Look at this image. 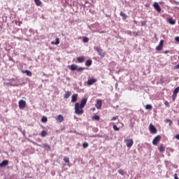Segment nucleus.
I'll use <instances>...</instances> for the list:
<instances>
[{
	"instance_id": "nucleus-40",
	"label": "nucleus",
	"mask_w": 179,
	"mask_h": 179,
	"mask_svg": "<svg viewBox=\"0 0 179 179\" xmlns=\"http://www.w3.org/2000/svg\"><path fill=\"white\" fill-rule=\"evenodd\" d=\"M15 24H16L17 26H20V24H22V22H17V21H16V22H15Z\"/></svg>"
},
{
	"instance_id": "nucleus-21",
	"label": "nucleus",
	"mask_w": 179,
	"mask_h": 179,
	"mask_svg": "<svg viewBox=\"0 0 179 179\" xmlns=\"http://www.w3.org/2000/svg\"><path fill=\"white\" fill-rule=\"evenodd\" d=\"M168 22L170 24H176V21L173 18H169Z\"/></svg>"
},
{
	"instance_id": "nucleus-11",
	"label": "nucleus",
	"mask_w": 179,
	"mask_h": 179,
	"mask_svg": "<svg viewBox=\"0 0 179 179\" xmlns=\"http://www.w3.org/2000/svg\"><path fill=\"white\" fill-rule=\"evenodd\" d=\"M96 50L97 52H99V55H101V57H104V55H106V53L103 52V49L101 48L97 47Z\"/></svg>"
},
{
	"instance_id": "nucleus-25",
	"label": "nucleus",
	"mask_w": 179,
	"mask_h": 179,
	"mask_svg": "<svg viewBox=\"0 0 179 179\" xmlns=\"http://www.w3.org/2000/svg\"><path fill=\"white\" fill-rule=\"evenodd\" d=\"M92 120H96V121H99V120H100V116L96 115H94L92 117Z\"/></svg>"
},
{
	"instance_id": "nucleus-12",
	"label": "nucleus",
	"mask_w": 179,
	"mask_h": 179,
	"mask_svg": "<svg viewBox=\"0 0 179 179\" xmlns=\"http://www.w3.org/2000/svg\"><path fill=\"white\" fill-rule=\"evenodd\" d=\"M78 94H74L71 96V103H76L78 101Z\"/></svg>"
},
{
	"instance_id": "nucleus-6",
	"label": "nucleus",
	"mask_w": 179,
	"mask_h": 179,
	"mask_svg": "<svg viewBox=\"0 0 179 179\" xmlns=\"http://www.w3.org/2000/svg\"><path fill=\"white\" fill-rule=\"evenodd\" d=\"M161 138L162 137L160 136H157L156 137H155V138L152 140V144L156 146L157 143L160 142Z\"/></svg>"
},
{
	"instance_id": "nucleus-47",
	"label": "nucleus",
	"mask_w": 179,
	"mask_h": 179,
	"mask_svg": "<svg viewBox=\"0 0 179 179\" xmlns=\"http://www.w3.org/2000/svg\"><path fill=\"white\" fill-rule=\"evenodd\" d=\"M99 33H100V34H104V33H106V31H100Z\"/></svg>"
},
{
	"instance_id": "nucleus-7",
	"label": "nucleus",
	"mask_w": 179,
	"mask_h": 179,
	"mask_svg": "<svg viewBox=\"0 0 179 179\" xmlns=\"http://www.w3.org/2000/svg\"><path fill=\"white\" fill-rule=\"evenodd\" d=\"M154 8L157 10V12H162V8H160V6L159 5V3L155 2L153 4Z\"/></svg>"
},
{
	"instance_id": "nucleus-26",
	"label": "nucleus",
	"mask_w": 179,
	"mask_h": 179,
	"mask_svg": "<svg viewBox=\"0 0 179 179\" xmlns=\"http://www.w3.org/2000/svg\"><path fill=\"white\" fill-rule=\"evenodd\" d=\"M35 3L36 6H41V1L40 0H35Z\"/></svg>"
},
{
	"instance_id": "nucleus-22",
	"label": "nucleus",
	"mask_w": 179,
	"mask_h": 179,
	"mask_svg": "<svg viewBox=\"0 0 179 179\" xmlns=\"http://www.w3.org/2000/svg\"><path fill=\"white\" fill-rule=\"evenodd\" d=\"M51 44H52V45H54V44H55V45H58V44H59V38H57L55 42L52 41V42H51Z\"/></svg>"
},
{
	"instance_id": "nucleus-27",
	"label": "nucleus",
	"mask_w": 179,
	"mask_h": 179,
	"mask_svg": "<svg viewBox=\"0 0 179 179\" xmlns=\"http://www.w3.org/2000/svg\"><path fill=\"white\" fill-rule=\"evenodd\" d=\"M152 108H153V107L150 104H148V105L145 106V109L146 110H152Z\"/></svg>"
},
{
	"instance_id": "nucleus-17",
	"label": "nucleus",
	"mask_w": 179,
	"mask_h": 179,
	"mask_svg": "<svg viewBox=\"0 0 179 179\" xmlns=\"http://www.w3.org/2000/svg\"><path fill=\"white\" fill-rule=\"evenodd\" d=\"M159 150L161 153H163V152H164V150H166V147L162 144L160 145V146L159 147Z\"/></svg>"
},
{
	"instance_id": "nucleus-20",
	"label": "nucleus",
	"mask_w": 179,
	"mask_h": 179,
	"mask_svg": "<svg viewBox=\"0 0 179 179\" xmlns=\"http://www.w3.org/2000/svg\"><path fill=\"white\" fill-rule=\"evenodd\" d=\"M71 97V92L67 91L64 94V99H69Z\"/></svg>"
},
{
	"instance_id": "nucleus-19",
	"label": "nucleus",
	"mask_w": 179,
	"mask_h": 179,
	"mask_svg": "<svg viewBox=\"0 0 179 179\" xmlns=\"http://www.w3.org/2000/svg\"><path fill=\"white\" fill-rule=\"evenodd\" d=\"M78 65L76 64H71V71H77Z\"/></svg>"
},
{
	"instance_id": "nucleus-2",
	"label": "nucleus",
	"mask_w": 179,
	"mask_h": 179,
	"mask_svg": "<svg viewBox=\"0 0 179 179\" xmlns=\"http://www.w3.org/2000/svg\"><path fill=\"white\" fill-rule=\"evenodd\" d=\"M124 142L127 148H132L134 145V140L132 138L126 139L124 140Z\"/></svg>"
},
{
	"instance_id": "nucleus-10",
	"label": "nucleus",
	"mask_w": 179,
	"mask_h": 179,
	"mask_svg": "<svg viewBox=\"0 0 179 179\" xmlns=\"http://www.w3.org/2000/svg\"><path fill=\"white\" fill-rule=\"evenodd\" d=\"M38 146H40V148H43L46 149V150H51V146H50L48 144L38 145Z\"/></svg>"
},
{
	"instance_id": "nucleus-5",
	"label": "nucleus",
	"mask_w": 179,
	"mask_h": 179,
	"mask_svg": "<svg viewBox=\"0 0 179 179\" xmlns=\"http://www.w3.org/2000/svg\"><path fill=\"white\" fill-rule=\"evenodd\" d=\"M149 130L150 134H157V129L155 127V126L152 124H150L149 126Z\"/></svg>"
},
{
	"instance_id": "nucleus-50",
	"label": "nucleus",
	"mask_w": 179,
	"mask_h": 179,
	"mask_svg": "<svg viewBox=\"0 0 179 179\" xmlns=\"http://www.w3.org/2000/svg\"><path fill=\"white\" fill-rule=\"evenodd\" d=\"M178 125H179V121H178Z\"/></svg>"
},
{
	"instance_id": "nucleus-38",
	"label": "nucleus",
	"mask_w": 179,
	"mask_h": 179,
	"mask_svg": "<svg viewBox=\"0 0 179 179\" xmlns=\"http://www.w3.org/2000/svg\"><path fill=\"white\" fill-rule=\"evenodd\" d=\"M115 120H118V116H114L112 117L111 121H115Z\"/></svg>"
},
{
	"instance_id": "nucleus-36",
	"label": "nucleus",
	"mask_w": 179,
	"mask_h": 179,
	"mask_svg": "<svg viewBox=\"0 0 179 179\" xmlns=\"http://www.w3.org/2000/svg\"><path fill=\"white\" fill-rule=\"evenodd\" d=\"M172 97H173V101L176 100V99H177V94L173 92Z\"/></svg>"
},
{
	"instance_id": "nucleus-42",
	"label": "nucleus",
	"mask_w": 179,
	"mask_h": 179,
	"mask_svg": "<svg viewBox=\"0 0 179 179\" xmlns=\"http://www.w3.org/2000/svg\"><path fill=\"white\" fill-rule=\"evenodd\" d=\"M167 122H169V125H171V124H173V122L171 120H167Z\"/></svg>"
},
{
	"instance_id": "nucleus-16",
	"label": "nucleus",
	"mask_w": 179,
	"mask_h": 179,
	"mask_svg": "<svg viewBox=\"0 0 179 179\" xmlns=\"http://www.w3.org/2000/svg\"><path fill=\"white\" fill-rule=\"evenodd\" d=\"M22 73H26L27 76H31L33 74L31 73V71L29 70H22Z\"/></svg>"
},
{
	"instance_id": "nucleus-48",
	"label": "nucleus",
	"mask_w": 179,
	"mask_h": 179,
	"mask_svg": "<svg viewBox=\"0 0 179 179\" xmlns=\"http://www.w3.org/2000/svg\"><path fill=\"white\" fill-rule=\"evenodd\" d=\"M13 86H17V85H13Z\"/></svg>"
},
{
	"instance_id": "nucleus-37",
	"label": "nucleus",
	"mask_w": 179,
	"mask_h": 179,
	"mask_svg": "<svg viewBox=\"0 0 179 179\" xmlns=\"http://www.w3.org/2000/svg\"><path fill=\"white\" fill-rule=\"evenodd\" d=\"M164 106H166V107H170V103L166 101L164 102Z\"/></svg>"
},
{
	"instance_id": "nucleus-32",
	"label": "nucleus",
	"mask_w": 179,
	"mask_h": 179,
	"mask_svg": "<svg viewBox=\"0 0 179 179\" xmlns=\"http://www.w3.org/2000/svg\"><path fill=\"white\" fill-rule=\"evenodd\" d=\"M64 162L65 163H69V157H65L64 158Z\"/></svg>"
},
{
	"instance_id": "nucleus-23",
	"label": "nucleus",
	"mask_w": 179,
	"mask_h": 179,
	"mask_svg": "<svg viewBox=\"0 0 179 179\" xmlns=\"http://www.w3.org/2000/svg\"><path fill=\"white\" fill-rule=\"evenodd\" d=\"M120 16L122 17L123 20H125L127 19V14H125L124 12H120Z\"/></svg>"
},
{
	"instance_id": "nucleus-8",
	"label": "nucleus",
	"mask_w": 179,
	"mask_h": 179,
	"mask_svg": "<svg viewBox=\"0 0 179 179\" xmlns=\"http://www.w3.org/2000/svg\"><path fill=\"white\" fill-rule=\"evenodd\" d=\"M97 82V79L96 78H92L87 80V85L88 86H92V85H94Z\"/></svg>"
},
{
	"instance_id": "nucleus-3",
	"label": "nucleus",
	"mask_w": 179,
	"mask_h": 179,
	"mask_svg": "<svg viewBox=\"0 0 179 179\" xmlns=\"http://www.w3.org/2000/svg\"><path fill=\"white\" fill-rule=\"evenodd\" d=\"M164 45V41L161 40L159 45L156 47L157 51H162L163 50V47Z\"/></svg>"
},
{
	"instance_id": "nucleus-31",
	"label": "nucleus",
	"mask_w": 179,
	"mask_h": 179,
	"mask_svg": "<svg viewBox=\"0 0 179 179\" xmlns=\"http://www.w3.org/2000/svg\"><path fill=\"white\" fill-rule=\"evenodd\" d=\"M83 148H84L85 149H86V148H88V147H89V143H87V142H85V143H83Z\"/></svg>"
},
{
	"instance_id": "nucleus-39",
	"label": "nucleus",
	"mask_w": 179,
	"mask_h": 179,
	"mask_svg": "<svg viewBox=\"0 0 179 179\" xmlns=\"http://www.w3.org/2000/svg\"><path fill=\"white\" fill-rule=\"evenodd\" d=\"M147 21H142L141 22V26H146Z\"/></svg>"
},
{
	"instance_id": "nucleus-13",
	"label": "nucleus",
	"mask_w": 179,
	"mask_h": 179,
	"mask_svg": "<svg viewBox=\"0 0 179 179\" xmlns=\"http://www.w3.org/2000/svg\"><path fill=\"white\" fill-rule=\"evenodd\" d=\"M9 164V161L3 160L1 163H0V167H6Z\"/></svg>"
},
{
	"instance_id": "nucleus-29",
	"label": "nucleus",
	"mask_w": 179,
	"mask_h": 179,
	"mask_svg": "<svg viewBox=\"0 0 179 179\" xmlns=\"http://www.w3.org/2000/svg\"><path fill=\"white\" fill-rule=\"evenodd\" d=\"M83 71H85V67H77V72H82Z\"/></svg>"
},
{
	"instance_id": "nucleus-34",
	"label": "nucleus",
	"mask_w": 179,
	"mask_h": 179,
	"mask_svg": "<svg viewBox=\"0 0 179 179\" xmlns=\"http://www.w3.org/2000/svg\"><path fill=\"white\" fill-rule=\"evenodd\" d=\"M83 42H84V43H89V38H87V37H84V38H83Z\"/></svg>"
},
{
	"instance_id": "nucleus-49",
	"label": "nucleus",
	"mask_w": 179,
	"mask_h": 179,
	"mask_svg": "<svg viewBox=\"0 0 179 179\" xmlns=\"http://www.w3.org/2000/svg\"><path fill=\"white\" fill-rule=\"evenodd\" d=\"M94 110H96V108L92 109L93 111H94Z\"/></svg>"
},
{
	"instance_id": "nucleus-4",
	"label": "nucleus",
	"mask_w": 179,
	"mask_h": 179,
	"mask_svg": "<svg viewBox=\"0 0 179 179\" xmlns=\"http://www.w3.org/2000/svg\"><path fill=\"white\" fill-rule=\"evenodd\" d=\"M19 108L20 110H23L26 108V101H24L23 99L20 100L19 103Z\"/></svg>"
},
{
	"instance_id": "nucleus-28",
	"label": "nucleus",
	"mask_w": 179,
	"mask_h": 179,
	"mask_svg": "<svg viewBox=\"0 0 179 179\" xmlns=\"http://www.w3.org/2000/svg\"><path fill=\"white\" fill-rule=\"evenodd\" d=\"M41 121L43 122H47V121H48V119L47 118V117L43 116L42 118H41Z\"/></svg>"
},
{
	"instance_id": "nucleus-18",
	"label": "nucleus",
	"mask_w": 179,
	"mask_h": 179,
	"mask_svg": "<svg viewBox=\"0 0 179 179\" xmlns=\"http://www.w3.org/2000/svg\"><path fill=\"white\" fill-rule=\"evenodd\" d=\"M92 64H93V61L88 59L85 62V66H92Z\"/></svg>"
},
{
	"instance_id": "nucleus-1",
	"label": "nucleus",
	"mask_w": 179,
	"mask_h": 179,
	"mask_svg": "<svg viewBox=\"0 0 179 179\" xmlns=\"http://www.w3.org/2000/svg\"><path fill=\"white\" fill-rule=\"evenodd\" d=\"M87 103V98H84L81 100L80 103H75V113L77 115H82L83 114L85 108V106H86Z\"/></svg>"
},
{
	"instance_id": "nucleus-45",
	"label": "nucleus",
	"mask_w": 179,
	"mask_h": 179,
	"mask_svg": "<svg viewBox=\"0 0 179 179\" xmlns=\"http://www.w3.org/2000/svg\"><path fill=\"white\" fill-rule=\"evenodd\" d=\"M174 69H179V64H178L177 66H176L174 67Z\"/></svg>"
},
{
	"instance_id": "nucleus-43",
	"label": "nucleus",
	"mask_w": 179,
	"mask_h": 179,
	"mask_svg": "<svg viewBox=\"0 0 179 179\" xmlns=\"http://www.w3.org/2000/svg\"><path fill=\"white\" fill-rule=\"evenodd\" d=\"M175 179H179L177 173L174 174Z\"/></svg>"
},
{
	"instance_id": "nucleus-15",
	"label": "nucleus",
	"mask_w": 179,
	"mask_h": 179,
	"mask_svg": "<svg viewBox=\"0 0 179 179\" xmlns=\"http://www.w3.org/2000/svg\"><path fill=\"white\" fill-rule=\"evenodd\" d=\"M77 62H79L80 64H82V62H85V57L81 56L77 57Z\"/></svg>"
},
{
	"instance_id": "nucleus-44",
	"label": "nucleus",
	"mask_w": 179,
	"mask_h": 179,
	"mask_svg": "<svg viewBox=\"0 0 179 179\" xmlns=\"http://www.w3.org/2000/svg\"><path fill=\"white\" fill-rule=\"evenodd\" d=\"M169 52H170V50H166L164 52V54H169Z\"/></svg>"
},
{
	"instance_id": "nucleus-30",
	"label": "nucleus",
	"mask_w": 179,
	"mask_h": 179,
	"mask_svg": "<svg viewBox=\"0 0 179 179\" xmlns=\"http://www.w3.org/2000/svg\"><path fill=\"white\" fill-rule=\"evenodd\" d=\"M117 173H119V174H121V176H124L125 174V173L124 172V171L122 169H119L117 171Z\"/></svg>"
},
{
	"instance_id": "nucleus-41",
	"label": "nucleus",
	"mask_w": 179,
	"mask_h": 179,
	"mask_svg": "<svg viewBox=\"0 0 179 179\" xmlns=\"http://www.w3.org/2000/svg\"><path fill=\"white\" fill-rule=\"evenodd\" d=\"M175 40H176V41H177L178 43H179V36H176V37L175 38Z\"/></svg>"
},
{
	"instance_id": "nucleus-9",
	"label": "nucleus",
	"mask_w": 179,
	"mask_h": 179,
	"mask_svg": "<svg viewBox=\"0 0 179 179\" xmlns=\"http://www.w3.org/2000/svg\"><path fill=\"white\" fill-rule=\"evenodd\" d=\"M102 104L103 103L101 102V100H98L95 103L96 108H97V110H100V108H101Z\"/></svg>"
},
{
	"instance_id": "nucleus-14",
	"label": "nucleus",
	"mask_w": 179,
	"mask_h": 179,
	"mask_svg": "<svg viewBox=\"0 0 179 179\" xmlns=\"http://www.w3.org/2000/svg\"><path fill=\"white\" fill-rule=\"evenodd\" d=\"M57 122H62L64 121V116L62 115H59L56 118Z\"/></svg>"
},
{
	"instance_id": "nucleus-51",
	"label": "nucleus",
	"mask_w": 179,
	"mask_h": 179,
	"mask_svg": "<svg viewBox=\"0 0 179 179\" xmlns=\"http://www.w3.org/2000/svg\"><path fill=\"white\" fill-rule=\"evenodd\" d=\"M132 1H135V0H132Z\"/></svg>"
},
{
	"instance_id": "nucleus-35",
	"label": "nucleus",
	"mask_w": 179,
	"mask_h": 179,
	"mask_svg": "<svg viewBox=\"0 0 179 179\" xmlns=\"http://www.w3.org/2000/svg\"><path fill=\"white\" fill-rule=\"evenodd\" d=\"M179 92V87H177L174 90H173V93L175 94H178Z\"/></svg>"
},
{
	"instance_id": "nucleus-46",
	"label": "nucleus",
	"mask_w": 179,
	"mask_h": 179,
	"mask_svg": "<svg viewBox=\"0 0 179 179\" xmlns=\"http://www.w3.org/2000/svg\"><path fill=\"white\" fill-rule=\"evenodd\" d=\"M176 139H178V140L179 141V134H177V135L176 136Z\"/></svg>"
},
{
	"instance_id": "nucleus-24",
	"label": "nucleus",
	"mask_w": 179,
	"mask_h": 179,
	"mask_svg": "<svg viewBox=\"0 0 179 179\" xmlns=\"http://www.w3.org/2000/svg\"><path fill=\"white\" fill-rule=\"evenodd\" d=\"M48 135V133L45 130H43L41 132V136L42 138H45V136H47Z\"/></svg>"
},
{
	"instance_id": "nucleus-33",
	"label": "nucleus",
	"mask_w": 179,
	"mask_h": 179,
	"mask_svg": "<svg viewBox=\"0 0 179 179\" xmlns=\"http://www.w3.org/2000/svg\"><path fill=\"white\" fill-rule=\"evenodd\" d=\"M113 129L114 131H120V128L115 124L113 125Z\"/></svg>"
}]
</instances>
